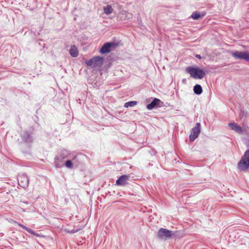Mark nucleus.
Returning a JSON list of instances; mask_svg holds the SVG:
<instances>
[{
  "label": "nucleus",
  "mask_w": 249,
  "mask_h": 249,
  "mask_svg": "<svg viewBox=\"0 0 249 249\" xmlns=\"http://www.w3.org/2000/svg\"><path fill=\"white\" fill-rule=\"evenodd\" d=\"M186 71L194 79H201L205 75L203 70L196 67H188L186 68Z\"/></svg>",
  "instance_id": "f257e3e1"
},
{
  "label": "nucleus",
  "mask_w": 249,
  "mask_h": 249,
  "mask_svg": "<svg viewBox=\"0 0 249 249\" xmlns=\"http://www.w3.org/2000/svg\"><path fill=\"white\" fill-rule=\"evenodd\" d=\"M240 170H246L249 168V150H247L238 163Z\"/></svg>",
  "instance_id": "f03ea898"
},
{
  "label": "nucleus",
  "mask_w": 249,
  "mask_h": 249,
  "mask_svg": "<svg viewBox=\"0 0 249 249\" xmlns=\"http://www.w3.org/2000/svg\"><path fill=\"white\" fill-rule=\"evenodd\" d=\"M103 59L100 56H95L92 58L85 62L86 64L89 66L95 68L100 67L102 65Z\"/></svg>",
  "instance_id": "7ed1b4c3"
},
{
  "label": "nucleus",
  "mask_w": 249,
  "mask_h": 249,
  "mask_svg": "<svg viewBox=\"0 0 249 249\" xmlns=\"http://www.w3.org/2000/svg\"><path fill=\"white\" fill-rule=\"evenodd\" d=\"M200 132V124L197 123L196 126L192 129L191 133L189 136L190 141L193 142L196 139Z\"/></svg>",
  "instance_id": "20e7f679"
},
{
  "label": "nucleus",
  "mask_w": 249,
  "mask_h": 249,
  "mask_svg": "<svg viewBox=\"0 0 249 249\" xmlns=\"http://www.w3.org/2000/svg\"><path fill=\"white\" fill-rule=\"evenodd\" d=\"M118 45L113 42H107L105 43L101 48L100 52L102 53H107L110 52L111 48H115Z\"/></svg>",
  "instance_id": "39448f33"
},
{
  "label": "nucleus",
  "mask_w": 249,
  "mask_h": 249,
  "mask_svg": "<svg viewBox=\"0 0 249 249\" xmlns=\"http://www.w3.org/2000/svg\"><path fill=\"white\" fill-rule=\"evenodd\" d=\"M232 56L234 57L239 59H244L247 61H249V53L247 52H239L236 51L231 53Z\"/></svg>",
  "instance_id": "423d86ee"
},
{
  "label": "nucleus",
  "mask_w": 249,
  "mask_h": 249,
  "mask_svg": "<svg viewBox=\"0 0 249 249\" xmlns=\"http://www.w3.org/2000/svg\"><path fill=\"white\" fill-rule=\"evenodd\" d=\"M172 231L166 229L160 228L158 233V237L160 239H166L172 235Z\"/></svg>",
  "instance_id": "0eeeda50"
},
{
  "label": "nucleus",
  "mask_w": 249,
  "mask_h": 249,
  "mask_svg": "<svg viewBox=\"0 0 249 249\" xmlns=\"http://www.w3.org/2000/svg\"><path fill=\"white\" fill-rule=\"evenodd\" d=\"M18 182L19 186L25 188L28 185L29 180L28 177L25 175H21L18 177Z\"/></svg>",
  "instance_id": "6e6552de"
},
{
  "label": "nucleus",
  "mask_w": 249,
  "mask_h": 249,
  "mask_svg": "<svg viewBox=\"0 0 249 249\" xmlns=\"http://www.w3.org/2000/svg\"><path fill=\"white\" fill-rule=\"evenodd\" d=\"M129 177L127 175H122L116 180V183L117 185L124 186L126 184Z\"/></svg>",
  "instance_id": "1a4fd4ad"
},
{
  "label": "nucleus",
  "mask_w": 249,
  "mask_h": 249,
  "mask_svg": "<svg viewBox=\"0 0 249 249\" xmlns=\"http://www.w3.org/2000/svg\"><path fill=\"white\" fill-rule=\"evenodd\" d=\"M14 223L16 224L17 225L20 226V227L22 228L23 229L26 230L28 232H29V233L33 234L34 235L36 236H39V234L37 233H36L35 231H34L32 229H30L29 228H28V227L24 226L23 225L19 223H18L15 221H14Z\"/></svg>",
  "instance_id": "9d476101"
},
{
  "label": "nucleus",
  "mask_w": 249,
  "mask_h": 249,
  "mask_svg": "<svg viewBox=\"0 0 249 249\" xmlns=\"http://www.w3.org/2000/svg\"><path fill=\"white\" fill-rule=\"evenodd\" d=\"M70 55L73 57H76L78 55L79 51L75 45H72L69 51Z\"/></svg>",
  "instance_id": "9b49d317"
},
{
  "label": "nucleus",
  "mask_w": 249,
  "mask_h": 249,
  "mask_svg": "<svg viewBox=\"0 0 249 249\" xmlns=\"http://www.w3.org/2000/svg\"><path fill=\"white\" fill-rule=\"evenodd\" d=\"M230 127L233 130L241 133L242 132V128L240 126L237 125L236 123H233L229 124Z\"/></svg>",
  "instance_id": "f8f14e48"
},
{
  "label": "nucleus",
  "mask_w": 249,
  "mask_h": 249,
  "mask_svg": "<svg viewBox=\"0 0 249 249\" xmlns=\"http://www.w3.org/2000/svg\"><path fill=\"white\" fill-rule=\"evenodd\" d=\"M160 102V100L157 98H155L154 100L149 104L147 106V108L151 110L157 106Z\"/></svg>",
  "instance_id": "ddd939ff"
},
{
  "label": "nucleus",
  "mask_w": 249,
  "mask_h": 249,
  "mask_svg": "<svg viewBox=\"0 0 249 249\" xmlns=\"http://www.w3.org/2000/svg\"><path fill=\"white\" fill-rule=\"evenodd\" d=\"M194 91L196 94H200L202 92L201 86L198 84L195 85L194 87Z\"/></svg>",
  "instance_id": "4468645a"
},
{
  "label": "nucleus",
  "mask_w": 249,
  "mask_h": 249,
  "mask_svg": "<svg viewBox=\"0 0 249 249\" xmlns=\"http://www.w3.org/2000/svg\"><path fill=\"white\" fill-rule=\"evenodd\" d=\"M104 13L107 15L111 14L113 11V9L111 5H107L106 7H104Z\"/></svg>",
  "instance_id": "2eb2a0df"
},
{
  "label": "nucleus",
  "mask_w": 249,
  "mask_h": 249,
  "mask_svg": "<svg viewBox=\"0 0 249 249\" xmlns=\"http://www.w3.org/2000/svg\"><path fill=\"white\" fill-rule=\"evenodd\" d=\"M137 104V102L133 101L126 102L124 104V107H133Z\"/></svg>",
  "instance_id": "dca6fc26"
},
{
  "label": "nucleus",
  "mask_w": 249,
  "mask_h": 249,
  "mask_svg": "<svg viewBox=\"0 0 249 249\" xmlns=\"http://www.w3.org/2000/svg\"><path fill=\"white\" fill-rule=\"evenodd\" d=\"M191 17L194 19H197L200 17V15L199 13L195 12L192 14Z\"/></svg>",
  "instance_id": "f3484780"
},
{
  "label": "nucleus",
  "mask_w": 249,
  "mask_h": 249,
  "mask_svg": "<svg viewBox=\"0 0 249 249\" xmlns=\"http://www.w3.org/2000/svg\"><path fill=\"white\" fill-rule=\"evenodd\" d=\"M65 166L69 168H72L73 164L71 160H67L65 164Z\"/></svg>",
  "instance_id": "a211bd4d"
},
{
  "label": "nucleus",
  "mask_w": 249,
  "mask_h": 249,
  "mask_svg": "<svg viewBox=\"0 0 249 249\" xmlns=\"http://www.w3.org/2000/svg\"><path fill=\"white\" fill-rule=\"evenodd\" d=\"M78 231H79L78 230H73L71 231H69V232L71 233H74L77 232Z\"/></svg>",
  "instance_id": "6ab92c4d"
},
{
  "label": "nucleus",
  "mask_w": 249,
  "mask_h": 249,
  "mask_svg": "<svg viewBox=\"0 0 249 249\" xmlns=\"http://www.w3.org/2000/svg\"><path fill=\"white\" fill-rule=\"evenodd\" d=\"M196 57L197 58L200 59L201 58V56L199 54L196 55Z\"/></svg>",
  "instance_id": "aec40b11"
}]
</instances>
